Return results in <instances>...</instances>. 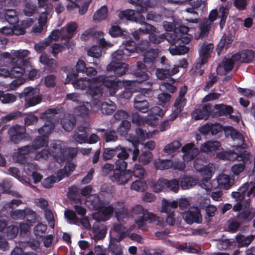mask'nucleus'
<instances>
[{
	"mask_svg": "<svg viewBox=\"0 0 255 255\" xmlns=\"http://www.w3.org/2000/svg\"><path fill=\"white\" fill-rule=\"evenodd\" d=\"M77 74L68 73L67 75L66 81H71L74 88L76 89L84 90L88 88L87 94L91 96L100 97L103 94V89L100 83H102L109 91L111 96H114L121 86L119 81L111 80L110 77L105 75H99L93 79L87 77L77 78Z\"/></svg>",
	"mask_w": 255,
	"mask_h": 255,
	"instance_id": "f257e3e1",
	"label": "nucleus"
},
{
	"mask_svg": "<svg viewBox=\"0 0 255 255\" xmlns=\"http://www.w3.org/2000/svg\"><path fill=\"white\" fill-rule=\"evenodd\" d=\"M130 216L135 219V222L138 229L142 231L147 230L146 222L159 227H163L164 225L162 219H160L156 214L149 213L140 205H136L132 208L130 211Z\"/></svg>",
	"mask_w": 255,
	"mask_h": 255,
	"instance_id": "f03ea898",
	"label": "nucleus"
},
{
	"mask_svg": "<svg viewBox=\"0 0 255 255\" xmlns=\"http://www.w3.org/2000/svg\"><path fill=\"white\" fill-rule=\"evenodd\" d=\"M29 54V51L28 50L11 51L12 58L10 60V63L12 66L10 70L11 78H21V76L25 72L24 68L26 62L25 58Z\"/></svg>",
	"mask_w": 255,
	"mask_h": 255,
	"instance_id": "7ed1b4c3",
	"label": "nucleus"
},
{
	"mask_svg": "<svg viewBox=\"0 0 255 255\" xmlns=\"http://www.w3.org/2000/svg\"><path fill=\"white\" fill-rule=\"evenodd\" d=\"M123 44L125 49L124 50L120 49L114 52L112 55V61L117 63H124V62L128 59V56L130 53L137 52L138 48H139L136 43L131 39L124 41Z\"/></svg>",
	"mask_w": 255,
	"mask_h": 255,
	"instance_id": "20e7f679",
	"label": "nucleus"
},
{
	"mask_svg": "<svg viewBox=\"0 0 255 255\" xmlns=\"http://www.w3.org/2000/svg\"><path fill=\"white\" fill-rule=\"evenodd\" d=\"M76 166L74 163L67 162L63 169L57 171L56 175H51L44 179L42 182L43 186L46 188L51 187L53 184L69 175L74 170Z\"/></svg>",
	"mask_w": 255,
	"mask_h": 255,
	"instance_id": "39448f33",
	"label": "nucleus"
},
{
	"mask_svg": "<svg viewBox=\"0 0 255 255\" xmlns=\"http://www.w3.org/2000/svg\"><path fill=\"white\" fill-rule=\"evenodd\" d=\"M255 195V184L253 182H247L243 184L237 191L233 192L232 196L237 201L245 200L247 203L250 200V198Z\"/></svg>",
	"mask_w": 255,
	"mask_h": 255,
	"instance_id": "423d86ee",
	"label": "nucleus"
},
{
	"mask_svg": "<svg viewBox=\"0 0 255 255\" xmlns=\"http://www.w3.org/2000/svg\"><path fill=\"white\" fill-rule=\"evenodd\" d=\"M100 97H95L92 98V111L97 113L101 111V113L106 115H111L116 110V104L108 100L107 102H101L99 99Z\"/></svg>",
	"mask_w": 255,
	"mask_h": 255,
	"instance_id": "0eeeda50",
	"label": "nucleus"
},
{
	"mask_svg": "<svg viewBox=\"0 0 255 255\" xmlns=\"http://www.w3.org/2000/svg\"><path fill=\"white\" fill-rule=\"evenodd\" d=\"M162 68H157L156 75L157 77L161 80H165L179 72L178 67L175 66L171 68L168 60L164 56L161 57Z\"/></svg>",
	"mask_w": 255,
	"mask_h": 255,
	"instance_id": "6e6552de",
	"label": "nucleus"
},
{
	"mask_svg": "<svg viewBox=\"0 0 255 255\" xmlns=\"http://www.w3.org/2000/svg\"><path fill=\"white\" fill-rule=\"evenodd\" d=\"M214 45L212 43L204 42L199 50V57L197 59L194 67L196 70H200L202 66L208 62L212 53Z\"/></svg>",
	"mask_w": 255,
	"mask_h": 255,
	"instance_id": "1a4fd4ad",
	"label": "nucleus"
},
{
	"mask_svg": "<svg viewBox=\"0 0 255 255\" xmlns=\"http://www.w3.org/2000/svg\"><path fill=\"white\" fill-rule=\"evenodd\" d=\"M177 207L178 203L176 201L169 202L165 199H163L162 200L161 212L166 214V223L170 226H172L175 223L174 214L175 210Z\"/></svg>",
	"mask_w": 255,
	"mask_h": 255,
	"instance_id": "9d476101",
	"label": "nucleus"
},
{
	"mask_svg": "<svg viewBox=\"0 0 255 255\" xmlns=\"http://www.w3.org/2000/svg\"><path fill=\"white\" fill-rule=\"evenodd\" d=\"M23 94L26 104L29 107L35 106L41 102V98L39 95V90L37 88L27 87L23 90Z\"/></svg>",
	"mask_w": 255,
	"mask_h": 255,
	"instance_id": "9b49d317",
	"label": "nucleus"
},
{
	"mask_svg": "<svg viewBox=\"0 0 255 255\" xmlns=\"http://www.w3.org/2000/svg\"><path fill=\"white\" fill-rule=\"evenodd\" d=\"M65 147L63 141L59 140L53 141L49 148L51 156L58 162H63Z\"/></svg>",
	"mask_w": 255,
	"mask_h": 255,
	"instance_id": "f8f14e48",
	"label": "nucleus"
},
{
	"mask_svg": "<svg viewBox=\"0 0 255 255\" xmlns=\"http://www.w3.org/2000/svg\"><path fill=\"white\" fill-rule=\"evenodd\" d=\"M132 176L131 170H120L115 169L113 174L110 176V179L118 185H124L131 179Z\"/></svg>",
	"mask_w": 255,
	"mask_h": 255,
	"instance_id": "ddd939ff",
	"label": "nucleus"
},
{
	"mask_svg": "<svg viewBox=\"0 0 255 255\" xmlns=\"http://www.w3.org/2000/svg\"><path fill=\"white\" fill-rule=\"evenodd\" d=\"M183 219L185 222L189 225L194 223L200 224L202 223V218L200 210L196 207H191L187 211L182 214Z\"/></svg>",
	"mask_w": 255,
	"mask_h": 255,
	"instance_id": "4468645a",
	"label": "nucleus"
},
{
	"mask_svg": "<svg viewBox=\"0 0 255 255\" xmlns=\"http://www.w3.org/2000/svg\"><path fill=\"white\" fill-rule=\"evenodd\" d=\"M10 140L18 143L25 137L26 129L24 126L16 125L10 127L7 131Z\"/></svg>",
	"mask_w": 255,
	"mask_h": 255,
	"instance_id": "2eb2a0df",
	"label": "nucleus"
},
{
	"mask_svg": "<svg viewBox=\"0 0 255 255\" xmlns=\"http://www.w3.org/2000/svg\"><path fill=\"white\" fill-rule=\"evenodd\" d=\"M235 149L238 152H236L233 150L228 151V160L233 161L238 158H240L241 160L244 162H248L250 159V155L249 152L247 151L244 147L239 145L235 146Z\"/></svg>",
	"mask_w": 255,
	"mask_h": 255,
	"instance_id": "dca6fc26",
	"label": "nucleus"
},
{
	"mask_svg": "<svg viewBox=\"0 0 255 255\" xmlns=\"http://www.w3.org/2000/svg\"><path fill=\"white\" fill-rule=\"evenodd\" d=\"M116 208L115 217L119 222L126 223L128 219L129 214L128 208L123 201H118L115 204Z\"/></svg>",
	"mask_w": 255,
	"mask_h": 255,
	"instance_id": "f3484780",
	"label": "nucleus"
},
{
	"mask_svg": "<svg viewBox=\"0 0 255 255\" xmlns=\"http://www.w3.org/2000/svg\"><path fill=\"white\" fill-rule=\"evenodd\" d=\"M189 27L188 26L179 25L177 28H175L174 30L170 32H166L165 39L171 45H175L176 44L181 38V32L183 31L184 33L189 31Z\"/></svg>",
	"mask_w": 255,
	"mask_h": 255,
	"instance_id": "a211bd4d",
	"label": "nucleus"
},
{
	"mask_svg": "<svg viewBox=\"0 0 255 255\" xmlns=\"http://www.w3.org/2000/svg\"><path fill=\"white\" fill-rule=\"evenodd\" d=\"M99 46H93L88 50L87 53L89 56L99 58L102 53V49L111 47L113 44L109 41H106L103 38L99 40Z\"/></svg>",
	"mask_w": 255,
	"mask_h": 255,
	"instance_id": "6ab92c4d",
	"label": "nucleus"
},
{
	"mask_svg": "<svg viewBox=\"0 0 255 255\" xmlns=\"http://www.w3.org/2000/svg\"><path fill=\"white\" fill-rule=\"evenodd\" d=\"M214 168V164L212 163H209L207 165H205L203 169L200 172V174L202 176L205 177L200 186L202 188L205 189L206 190L209 189L211 187L210 179L212 176Z\"/></svg>",
	"mask_w": 255,
	"mask_h": 255,
	"instance_id": "aec40b11",
	"label": "nucleus"
},
{
	"mask_svg": "<svg viewBox=\"0 0 255 255\" xmlns=\"http://www.w3.org/2000/svg\"><path fill=\"white\" fill-rule=\"evenodd\" d=\"M212 111V105L207 103L196 108L192 113V116L196 120L207 119Z\"/></svg>",
	"mask_w": 255,
	"mask_h": 255,
	"instance_id": "412c9836",
	"label": "nucleus"
},
{
	"mask_svg": "<svg viewBox=\"0 0 255 255\" xmlns=\"http://www.w3.org/2000/svg\"><path fill=\"white\" fill-rule=\"evenodd\" d=\"M255 57V52L252 50H243L232 55L235 61L241 63H250Z\"/></svg>",
	"mask_w": 255,
	"mask_h": 255,
	"instance_id": "4be33fe9",
	"label": "nucleus"
},
{
	"mask_svg": "<svg viewBox=\"0 0 255 255\" xmlns=\"http://www.w3.org/2000/svg\"><path fill=\"white\" fill-rule=\"evenodd\" d=\"M181 150L184 153L183 158L184 160L186 161L192 160L199 152L198 148L195 146L193 143L185 144L182 147Z\"/></svg>",
	"mask_w": 255,
	"mask_h": 255,
	"instance_id": "5701e85b",
	"label": "nucleus"
},
{
	"mask_svg": "<svg viewBox=\"0 0 255 255\" xmlns=\"http://www.w3.org/2000/svg\"><path fill=\"white\" fill-rule=\"evenodd\" d=\"M128 69V65L125 63H117L111 61L107 66L108 72L114 71L117 77H121L124 75Z\"/></svg>",
	"mask_w": 255,
	"mask_h": 255,
	"instance_id": "b1692460",
	"label": "nucleus"
},
{
	"mask_svg": "<svg viewBox=\"0 0 255 255\" xmlns=\"http://www.w3.org/2000/svg\"><path fill=\"white\" fill-rule=\"evenodd\" d=\"M125 147L119 145L115 147H106L104 148L102 154V157L103 160H108L112 159L114 156L117 155H123L125 156L126 155L125 153L123 152V150Z\"/></svg>",
	"mask_w": 255,
	"mask_h": 255,
	"instance_id": "393cba45",
	"label": "nucleus"
},
{
	"mask_svg": "<svg viewBox=\"0 0 255 255\" xmlns=\"http://www.w3.org/2000/svg\"><path fill=\"white\" fill-rule=\"evenodd\" d=\"M137 69L134 72V76L135 80L134 81L141 83L148 80L149 76L146 71L145 65L142 62H137Z\"/></svg>",
	"mask_w": 255,
	"mask_h": 255,
	"instance_id": "a878e982",
	"label": "nucleus"
},
{
	"mask_svg": "<svg viewBox=\"0 0 255 255\" xmlns=\"http://www.w3.org/2000/svg\"><path fill=\"white\" fill-rule=\"evenodd\" d=\"M201 208H204L206 215L205 220L206 222H209L211 218L215 216L217 208L216 206L210 204V200L209 198H205L200 203Z\"/></svg>",
	"mask_w": 255,
	"mask_h": 255,
	"instance_id": "bb28decb",
	"label": "nucleus"
},
{
	"mask_svg": "<svg viewBox=\"0 0 255 255\" xmlns=\"http://www.w3.org/2000/svg\"><path fill=\"white\" fill-rule=\"evenodd\" d=\"M221 148V144L218 141H208L200 147V150L211 156L214 155L215 152Z\"/></svg>",
	"mask_w": 255,
	"mask_h": 255,
	"instance_id": "cd10ccee",
	"label": "nucleus"
},
{
	"mask_svg": "<svg viewBox=\"0 0 255 255\" xmlns=\"http://www.w3.org/2000/svg\"><path fill=\"white\" fill-rule=\"evenodd\" d=\"M87 137H88L87 128L83 126L78 127V128L74 131L72 135L75 142L80 144L86 143Z\"/></svg>",
	"mask_w": 255,
	"mask_h": 255,
	"instance_id": "c85d7f7f",
	"label": "nucleus"
},
{
	"mask_svg": "<svg viewBox=\"0 0 255 255\" xmlns=\"http://www.w3.org/2000/svg\"><path fill=\"white\" fill-rule=\"evenodd\" d=\"M158 56V52L156 49H151L146 51L143 55L144 64L151 69H154L156 59Z\"/></svg>",
	"mask_w": 255,
	"mask_h": 255,
	"instance_id": "c756f323",
	"label": "nucleus"
},
{
	"mask_svg": "<svg viewBox=\"0 0 255 255\" xmlns=\"http://www.w3.org/2000/svg\"><path fill=\"white\" fill-rule=\"evenodd\" d=\"M103 202L97 194H93L86 197L85 204L89 208L97 210L102 207Z\"/></svg>",
	"mask_w": 255,
	"mask_h": 255,
	"instance_id": "7c9ffc66",
	"label": "nucleus"
},
{
	"mask_svg": "<svg viewBox=\"0 0 255 255\" xmlns=\"http://www.w3.org/2000/svg\"><path fill=\"white\" fill-rule=\"evenodd\" d=\"M177 83L175 79L172 77H169L161 82L159 88L162 91L173 93L177 90Z\"/></svg>",
	"mask_w": 255,
	"mask_h": 255,
	"instance_id": "2f4dec72",
	"label": "nucleus"
},
{
	"mask_svg": "<svg viewBox=\"0 0 255 255\" xmlns=\"http://www.w3.org/2000/svg\"><path fill=\"white\" fill-rule=\"evenodd\" d=\"M128 1L134 5L136 12L139 14L145 13L147 11L148 7L153 6L149 0L143 2V0H128Z\"/></svg>",
	"mask_w": 255,
	"mask_h": 255,
	"instance_id": "473e14b6",
	"label": "nucleus"
},
{
	"mask_svg": "<svg viewBox=\"0 0 255 255\" xmlns=\"http://www.w3.org/2000/svg\"><path fill=\"white\" fill-rule=\"evenodd\" d=\"M111 80H116L119 81L121 82V87L119 88L118 90L122 88V86L123 85L126 87V89L120 93L119 95V97L121 99H128L130 98L132 95V93L129 90V87L131 86L134 83L133 80H123L122 82L121 80H118L116 78L114 79H112L110 77Z\"/></svg>",
	"mask_w": 255,
	"mask_h": 255,
	"instance_id": "72a5a7b5",
	"label": "nucleus"
},
{
	"mask_svg": "<svg viewBox=\"0 0 255 255\" xmlns=\"http://www.w3.org/2000/svg\"><path fill=\"white\" fill-rule=\"evenodd\" d=\"M78 27V24L76 22L71 21L68 23L65 28L64 36L65 37V41L64 44L67 46L69 45V41L73 36L75 31Z\"/></svg>",
	"mask_w": 255,
	"mask_h": 255,
	"instance_id": "f704fd0d",
	"label": "nucleus"
},
{
	"mask_svg": "<svg viewBox=\"0 0 255 255\" xmlns=\"http://www.w3.org/2000/svg\"><path fill=\"white\" fill-rule=\"evenodd\" d=\"M76 123V118L74 116L70 114H67L64 116L61 121L62 128L65 130L70 131L74 128Z\"/></svg>",
	"mask_w": 255,
	"mask_h": 255,
	"instance_id": "c9c22d12",
	"label": "nucleus"
},
{
	"mask_svg": "<svg viewBox=\"0 0 255 255\" xmlns=\"http://www.w3.org/2000/svg\"><path fill=\"white\" fill-rule=\"evenodd\" d=\"M255 216V209L252 208H246L240 212L238 219L242 222H249Z\"/></svg>",
	"mask_w": 255,
	"mask_h": 255,
	"instance_id": "e433bc0d",
	"label": "nucleus"
},
{
	"mask_svg": "<svg viewBox=\"0 0 255 255\" xmlns=\"http://www.w3.org/2000/svg\"><path fill=\"white\" fill-rule=\"evenodd\" d=\"M33 23V21L31 18H27L21 21L20 24H16L14 34L17 35L23 34L25 32V29L32 26Z\"/></svg>",
	"mask_w": 255,
	"mask_h": 255,
	"instance_id": "4c0bfd02",
	"label": "nucleus"
},
{
	"mask_svg": "<svg viewBox=\"0 0 255 255\" xmlns=\"http://www.w3.org/2000/svg\"><path fill=\"white\" fill-rule=\"evenodd\" d=\"M198 183V180L192 176L184 175L180 178V186L183 190L189 189Z\"/></svg>",
	"mask_w": 255,
	"mask_h": 255,
	"instance_id": "58836bf2",
	"label": "nucleus"
},
{
	"mask_svg": "<svg viewBox=\"0 0 255 255\" xmlns=\"http://www.w3.org/2000/svg\"><path fill=\"white\" fill-rule=\"evenodd\" d=\"M92 100L91 101V104L89 102L83 103L81 105H80L76 107L74 110V113L77 116L81 117L82 118L88 117L89 109V107H90L92 109Z\"/></svg>",
	"mask_w": 255,
	"mask_h": 255,
	"instance_id": "ea45409f",
	"label": "nucleus"
},
{
	"mask_svg": "<svg viewBox=\"0 0 255 255\" xmlns=\"http://www.w3.org/2000/svg\"><path fill=\"white\" fill-rule=\"evenodd\" d=\"M103 35V32L96 30V27L90 28L84 31L81 36V38L82 40L86 41L91 38H99Z\"/></svg>",
	"mask_w": 255,
	"mask_h": 255,
	"instance_id": "a19ab883",
	"label": "nucleus"
},
{
	"mask_svg": "<svg viewBox=\"0 0 255 255\" xmlns=\"http://www.w3.org/2000/svg\"><path fill=\"white\" fill-rule=\"evenodd\" d=\"M231 5V2L228 1L225 5L221 6L219 9V12L221 14L220 17L221 20L220 22V27L223 29L225 26L226 19L229 14V9Z\"/></svg>",
	"mask_w": 255,
	"mask_h": 255,
	"instance_id": "79ce46f5",
	"label": "nucleus"
},
{
	"mask_svg": "<svg viewBox=\"0 0 255 255\" xmlns=\"http://www.w3.org/2000/svg\"><path fill=\"white\" fill-rule=\"evenodd\" d=\"M136 133L137 137L130 136L129 139L133 147L137 146L139 141L144 140L147 136V132L140 128L136 129Z\"/></svg>",
	"mask_w": 255,
	"mask_h": 255,
	"instance_id": "37998d69",
	"label": "nucleus"
},
{
	"mask_svg": "<svg viewBox=\"0 0 255 255\" xmlns=\"http://www.w3.org/2000/svg\"><path fill=\"white\" fill-rule=\"evenodd\" d=\"M236 62L237 61H234L232 57V56L230 58H225L223 60V66L219 65L217 67V73L218 74L222 75L223 73H221V71L222 68H224L225 73H227V72L231 71L233 68L235 62Z\"/></svg>",
	"mask_w": 255,
	"mask_h": 255,
	"instance_id": "c03bdc74",
	"label": "nucleus"
},
{
	"mask_svg": "<svg viewBox=\"0 0 255 255\" xmlns=\"http://www.w3.org/2000/svg\"><path fill=\"white\" fill-rule=\"evenodd\" d=\"M218 185L224 189L228 190L233 185L230 177L225 174H220L217 178Z\"/></svg>",
	"mask_w": 255,
	"mask_h": 255,
	"instance_id": "a18cd8bd",
	"label": "nucleus"
},
{
	"mask_svg": "<svg viewBox=\"0 0 255 255\" xmlns=\"http://www.w3.org/2000/svg\"><path fill=\"white\" fill-rule=\"evenodd\" d=\"M190 7L185 9V11L193 14L198 15L197 10H198L202 4H204V1L203 0H187Z\"/></svg>",
	"mask_w": 255,
	"mask_h": 255,
	"instance_id": "49530a36",
	"label": "nucleus"
},
{
	"mask_svg": "<svg viewBox=\"0 0 255 255\" xmlns=\"http://www.w3.org/2000/svg\"><path fill=\"white\" fill-rule=\"evenodd\" d=\"M59 110L57 108H50L41 113L40 118L46 121H51L55 123V115L58 114Z\"/></svg>",
	"mask_w": 255,
	"mask_h": 255,
	"instance_id": "de8ad7c7",
	"label": "nucleus"
},
{
	"mask_svg": "<svg viewBox=\"0 0 255 255\" xmlns=\"http://www.w3.org/2000/svg\"><path fill=\"white\" fill-rule=\"evenodd\" d=\"M233 41V36L230 35L227 36L224 34L221 39L220 42L217 45V53L219 54L222 48L225 46L226 49H227Z\"/></svg>",
	"mask_w": 255,
	"mask_h": 255,
	"instance_id": "09e8293b",
	"label": "nucleus"
},
{
	"mask_svg": "<svg viewBox=\"0 0 255 255\" xmlns=\"http://www.w3.org/2000/svg\"><path fill=\"white\" fill-rule=\"evenodd\" d=\"M123 152L126 154V155L123 156L122 155L119 156L117 157L118 159L116 160L115 162V164L116 165V169H118V170H127V163L125 161V160L127 159L128 156L129 154L127 152L126 148L123 150Z\"/></svg>",
	"mask_w": 255,
	"mask_h": 255,
	"instance_id": "8fccbe9b",
	"label": "nucleus"
},
{
	"mask_svg": "<svg viewBox=\"0 0 255 255\" xmlns=\"http://www.w3.org/2000/svg\"><path fill=\"white\" fill-rule=\"evenodd\" d=\"M65 28L63 27L60 30H53L51 34L46 38V40L51 43L53 40H56L61 38V40L65 41V37L64 36Z\"/></svg>",
	"mask_w": 255,
	"mask_h": 255,
	"instance_id": "3c124183",
	"label": "nucleus"
},
{
	"mask_svg": "<svg viewBox=\"0 0 255 255\" xmlns=\"http://www.w3.org/2000/svg\"><path fill=\"white\" fill-rule=\"evenodd\" d=\"M229 131H230V135L232 139L234 141H238L239 143L242 144L240 146H242L243 148L244 147V149H245L246 144L244 143V139L243 135L233 127H230L229 128Z\"/></svg>",
	"mask_w": 255,
	"mask_h": 255,
	"instance_id": "603ef678",
	"label": "nucleus"
},
{
	"mask_svg": "<svg viewBox=\"0 0 255 255\" xmlns=\"http://www.w3.org/2000/svg\"><path fill=\"white\" fill-rule=\"evenodd\" d=\"M5 18L6 21L10 24L13 25L18 21L16 11L13 9H7L5 10Z\"/></svg>",
	"mask_w": 255,
	"mask_h": 255,
	"instance_id": "864d4df0",
	"label": "nucleus"
},
{
	"mask_svg": "<svg viewBox=\"0 0 255 255\" xmlns=\"http://www.w3.org/2000/svg\"><path fill=\"white\" fill-rule=\"evenodd\" d=\"M178 249L188 253L198 254L200 252V247L197 245H193L190 243H185L178 246Z\"/></svg>",
	"mask_w": 255,
	"mask_h": 255,
	"instance_id": "5fc2aeb1",
	"label": "nucleus"
},
{
	"mask_svg": "<svg viewBox=\"0 0 255 255\" xmlns=\"http://www.w3.org/2000/svg\"><path fill=\"white\" fill-rule=\"evenodd\" d=\"M172 160L170 159H157L154 162L155 168L159 170H164L172 167Z\"/></svg>",
	"mask_w": 255,
	"mask_h": 255,
	"instance_id": "6e6d98bb",
	"label": "nucleus"
},
{
	"mask_svg": "<svg viewBox=\"0 0 255 255\" xmlns=\"http://www.w3.org/2000/svg\"><path fill=\"white\" fill-rule=\"evenodd\" d=\"M55 128V123L51 121H46L44 125L38 129V132L43 136H46L50 133Z\"/></svg>",
	"mask_w": 255,
	"mask_h": 255,
	"instance_id": "4d7b16f0",
	"label": "nucleus"
},
{
	"mask_svg": "<svg viewBox=\"0 0 255 255\" xmlns=\"http://www.w3.org/2000/svg\"><path fill=\"white\" fill-rule=\"evenodd\" d=\"M114 210V208L112 205H107L106 203L103 201L102 207L97 211H99L104 216V219L107 220L113 214Z\"/></svg>",
	"mask_w": 255,
	"mask_h": 255,
	"instance_id": "13d9d810",
	"label": "nucleus"
},
{
	"mask_svg": "<svg viewBox=\"0 0 255 255\" xmlns=\"http://www.w3.org/2000/svg\"><path fill=\"white\" fill-rule=\"evenodd\" d=\"M236 239L240 247H245L248 246L253 241L254 236L250 235L246 237L239 234L237 235Z\"/></svg>",
	"mask_w": 255,
	"mask_h": 255,
	"instance_id": "bf43d9fd",
	"label": "nucleus"
},
{
	"mask_svg": "<svg viewBox=\"0 0 255 255\" xmlns=\"http://www.w3.org/2000/svg\"><path fill=\"white\" fill-rule=\"evenodd\" d=\"M214 107L218 112L219 116H226L231 114L233 111V109L231 106L224 104H216Z\"/></svg>",
	"mask_w": 255,
	"mask_h": 255,
	"instance_id": "052dcab7",
	"label": "nucleus"
},
{
	"mask_svg": "<svg viewBox=\"0 0 255 255\" xmlns=\"http://www.w3.org/2000/svg\"><path fill=\"white\" fill-rule=\"evenodd\" d=\"M48 138L47 136H38L33 141L32 145L35 148V151L36 149L47 145Z\"/></svg>",
	"mask_w": 255,
	"mask_h": 255,
	"instance_id": "680f3d73",
	"label": "nucleus"
},
{
	"mask_svg": "<svg viewBox=\"0 0 255 255\" xmlns=\"http://www.w3.org/2000/svg\"><path fill=\"white\" fill-rule=\"evenodd\" d=\"M44 216L49 226L52 229H54L56 214H54L51 209H48L44 211Z\"/></svg>",
	"mask_w": 255,
	"mask_h": 255,
	"instance_id": "e2e57ef3",
	"label": "nucleus"
},
{
	"mask_svg": "<svg viewBox=\"0 0 255 255\" xmlns=\"http://www.w3.org/2000/svg\"><path fill=\"white\" fill-rule=\"evenodd\" d=\"M125 223L119 222V224H115L114 226V230L117 233L120 240L123 239L128 236V233L126 232V228L124 225Z\"/></svg>",
	"mask_w": 255,
	"mask_h": 255,
	"instance_id": "0e129e2a",
	"label": "nucleus"
},
{
	"mask_svg": "<svg viewBox=\"0 0 255 255\" xmlns=\"http://www.w3.org/2000/svg\"><path fill=\"white\" fill-rule=\"evenodd\" d=\"M187 87L185 85L182 86L179 91V94L176 98L175 103L176 105H180L182 107H185L186 105L187 100L184 98V96L187 93Z\"/></svg>",
	"mask_w": 255,
	"mask_h": 255,
	"instance_id": "69168bd1",
	"label": "nucleus"
},
{
	"mask_svg": "<svg viewBox=\"0 0 255 255\" xmlns=\"http://www.w3.org/2000/svg\"><path fill=\"white\" fill-rule=\"evenodd\" d=\"M119 17L121 19H126L132 21H137V17L135 16V11L132 9L121 11L119 13Z\"/></svg>",
	"mask_w": 255,
	"mask_h": 255,
	"instance_id": "338daca9",
	"label": "nucleus"
},
{
	"mask_svg": "<svg viewBox=\"0 0 255 255\" xmlns=\"http://www.w3.org/2000/svg\"><path fill=\"white\" fill-rule=\"evenodd\" d=\"M108 14V8L106 6L101 7L93 15V19L95 21H101L106 18Z\"/></svg>",
	"mask_w": 255,
	"mask_h": 255,
	"instance_id": "774afa93",
	"label": "nucleus"
}]
</instances>
